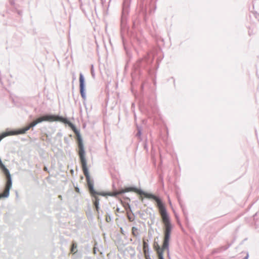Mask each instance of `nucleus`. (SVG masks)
<instances>
[{
  "label": "nucleus",
  "instance_id": "nucleus-30",
  "mask_svg": "<svg viewBox=\"0 0 259 259\" xmlns=\"http://www.w3.org/2000/svg\"><path fill=\"white\" fill-rule=\"evenodd\" d=\"M145 257L146 259H151L148 254V253H147V255H145Z\"/></svg>",
  "mask_w": 259,
  "mask_h": 259
},
{
  "label": "nucleus",
  "instance_id": "nucleus-1",
  "mask_svg": "<svg viewBox=\"0 0 259 259\" xmlns=\"http://www.w3.org/2000/svg\"><path fill=\"white\" fill-rule=\"evenodd\" d=\"M78 155L81 164L82 171L85 176L89 188L92 193H96L94 188V181L90 177L89 171L87 167V161L85 158V152L84 148L82 139L78 140Z\"/></svg>",
  "mask_w": 259,
  "mask_h": 259
},
{
  "label": "nucleus",
  "instance_id": "nucleus-11",
  "mask_svg": "<svg viewBox=\"0 0 259 259\" xmlns=\"http://www.w3.org/2000/svg\"><path fill=\"white\" fill-rule=\"evenodd\" d=\"M153 247L154 249L157 252V254L160 253V251L161 252H163V251L164 250H166V249H163V245L162 246V247H160V246L158 244V242L156 241H154V242Z\"/></svg>",
  "mask_w": 259,
  "mask_h": 259
},
{
  "label": "nucleus",
  "instance_id": "nucleus-22",
  "mask_svg": "<svg viewBox=\"0 0 259 259\" xmlns=\"http://www.w3.org/2000/svg\"><path fill=\"white\" fill-rule=\"evenodd\" d=\"M230 244H229L226 246H222L221 248H220L219 249L220 250H225L227 249L230 247Z\"/></svg>",
  "mask_w": 259,
  "mask_h": 259
},
{
  "label": "nucleus",
  "instance_id": "nucleus-4",
  "mask_svg": "<svg viewBox=\"0 0 259 259\" xmlns=\"http://www.w3.org/2000/svg\"><path fill=\"white\" fill-rule=\"evenodd\" d=\"M154 200L157 202L163 223L164 224L170 223L169 217L161 199L158 197L156 196Z\"/></svg>",
  "mask_w": 259,
  "mask_h": 259
},
{
  "label": "nucleus",
  "instance_id": "nucleus-12",
  "mask_svg": "<svg viewBox=\"0 0 259 259\" xmlns=\"http://www.w3.org/2000/svg\"><path fill=\"white\" fill-rule=\"evenodd\" d=\"M30 128V126H26L23 128H20L17 131H13L15 132V134L13 135H18V134H24L27 131H28Z\"/></svg>",
  "mask_w": 259,
  "mask_h": 259
},
{
  "label": "nucleus",
  "instance_id": "nucleus-32",
  "mask_svg": "<svg viewBox=\"0 0 259 259\" xmlns=\"http://www.w3.org/2000/svg\"><path fill=\"white\" fill-rule=\"evenodd\" d=\"M127 206H128V208H129V209L130 210V211H132L131 208V206L129 204H127Z\"/></svg>",
  "mask_w": 259,
  "mask_h": 259
},
{
  "label": "nucleus",
  "instance_id": "nucleus-24",
  "mask_svg": "<svg viewBox=\"0 0 259 259\" xmlns=\"http://www.w3.org/2000/svg\"><path fill=\"white\" fill-rule=\"evenodd\" d=\"M96 210L97 211V213H98V218L99 219H100L101 218V216H100L99 215V206H98V207H95Z\"/></svg>",
  "mask_w": 259,
  "mask_h": 259
},
{
  "label": "nucleus",
  "instance_id": "nucleus-20",
  "mask_svg": "<svg viewBox=\"0 0 259 259\" xmlns=\"http://www.w3.org/2000/svg\"><path fill=\"white\" fill-rule=\"evenodd\" d=\"M37 122L36 121H33L32 122H31L30 125H28L27 126H30V128L31 127H33L34 126H35L36 124H37Z\"/></svg>",
  "mask_w": 259,
  "mask_h": 259
},
{
  "label": "nucleus",
  "instance_id": "nucleus-9",
  "mask_svg": "<svg viewBox=\"0 0 259 259\" xmlns=\"http://www.w3.org/2000/svg\"><path fill=\"white\" fill-rule=\"evenodd\" d=\"M62 122L68 124L71 127V128L74 132L75 134L76 135L77 137V140L82 139L79 133V131L77 130L75 125L73 124L71 122H70L67 118L63 117V119L62 120Z\"/></svg>",
  "mask_w": 259,
  "mask_h": 259
},
{
  "label": "nucleus",
  "instance_id": "nucleus-19",
  "mask_svg": "<svg viewBox=\"0 0 259 259\" xmlns=\"http://www.w3.org/2000/svg\"><path fill=\"white\" fill-rule=\"evenodd\" d=\"M127 217L129 221L132 222L134 220V218L132 217V216L129 213V212H127Z\"/></svg>",
  "mask_w": 259,
  "mask_h": 259
},
{
  "label": "nucleus",
  "instance_id": "nucleus-7",
  "mask_svg": "<svg viewBox=\"0 0 259 259\" xmlns=\"http://www.w3.org/2000/svg\"><path fill=\"white\" fill-rule=\"evenodd\" d=\"M79 91L81 95V96L83 100H85L86 99V95H85V79L83 76V75L80 73L79 74Z\"/></svg>",
  "mask_w": 259,
  "mask_h": 259
},
{
  "label": "nucleus",
  "instance_id": "nucleus-33",
  "mask_svg": "<svg viewBox=\"0 0 259 259\" xmlns=\"http://www.w3.org/2000/svg\"><path fill=\"white\" fill-rule=\"evenodd\" d=\"M144 148L145 149H147V145L146 144H145V146H144Z\"/></svg>",
  "mask_w": 259,
  "mask_h": 259
},
{
  "label": "nucleus",
  "instance_id": "nucleus-8",
  "mask_svg": "<svg viewBox=\"0 0 259 259\" xmlns=\"http://www.w3.org/2000/svg\"><path fill=\"white\" fill-rule=\"evenodd\" d=\"M43 119L45 121H60L63 119V117L59 115H56L51 114H46L42 115Z\"/></svg>",
  "mask_w": 259,
  "mask_h": 259
},
{
  "label": "nucleus",
  "instance_id": "nucleus-5",
  "mask_svg": "<svg viewBox=\"0 0 259 259\" xmlns=\"http://www.w3.org/2000/svg\"><path fill=\"white\" fill-rule=\"evenodd\" d=\"M164 228V238L163 240V249H166L169 254V242L172 229L171 223L165 224Z\"/></svg>",
  "mask_w": 259,
  "mask_h": 259
},
{
  "label": "nucleus",
  "instance_id": "nucleus-3",
  "mask_svg": "<svg viewBox=\"0 0 259 259\" xmlns=\"http://www.w3.org/2000/svg\"><path fill=\"white\" fill-rule=\"evenodd\" d=\"M131 191H134L137 193L139 195H144L146 198L149 199H154L156 197V196L152 194L146 192L142 189H138L135 187H125L124 188H120L118 190L114 192V195L117 196Z\"/></svg>",
  "mask_w": 259,
  "mask_h": 259
},
{
  "label": "nucleus",
  "instance_id": "nucleus-23",
  "mask_svg": "<svg viewBox=\"0 0 259 259\" xmlns=\"http://www.w3.org/2000/svg\"><path fill=\"white\" fill-rule=\"evenodd\" d=\"M149 215H150V218L151 219V220L153 221V220H154L155 219V215H154V213H152L151 212H149Z\"/></svg>",
  "mask_w": 259,
  "mask_h": 259
},
{
  "label": "nucleus",
  "instance_id": "nucleus-31",
  "mask_svg": "<svg viewBox=\"0 0 259 259\" xmlns=\"http://www.w3.org/2000/svg\"><path fill=\"white\" fill-rule=\"evenodd\" d=\"M248 257H249V255L247 253V255H246V256H245L243 259H248Z\"/></svg>",
  "mask_w": 259,
  "mask_h": 259
},
{
  "label": "nucleus",
  "instance_id": "nucleus-38",
  "mask_svg": "<svg viewBox=\"0 0 259 259\" xmlns=\"http://www.w3.org/2000/svg\"><path fill=\"white\" fill-rule=\"evenodd\" d=\"M143 215H141V218H143Z\"/></svg>",
  "mask_w": 259,
  "mask_h": 259
},
{
  "label": "nucleus",
  "instance_id": "nucleus-13",
  "mask_svg": "<svg viewBox=\"0 0 259 259\" xmlns=\"http://www.w3.org/2000/svg\"><path fill=\"white\" fill-rule=\"evenodd\" d=\"M15 134L14 131H9L7 130L6 132H3L0 135V141L7 136L13 135Z\"/></svg>",
  "mask_w": 259,
  "mask_h": 259
},
{
  "label": "nucleus",
  "instance_id": "nucleus-10",
  "mask_svg": "<svg viewBox=\"0 0 259 259\" xmlns=\"http://www.w3.org/2000/svg\"><path fill=\"white\" fill-rule=\"evenodd\" d=\"M88 186L90 193L94 197V199L93 201V204H94V207H98V206H99V199L97 196H96V195H102V194L101 193L97 192L95 189H94V190L95 191L96 193H95L93 192L92 193V192H91L88 185Z\"/></svg>",
  "mask_w": 259,
  "mask_h": 259
},
{
  "label": "nucleus",
  "instance_id": "nucleus-34",
  "mask_svg": "<svg viewBox=\"0 0 259 259\" xmlns=\"http://www.w3.org/2000/svg\"><path fill=\"white\" fill-rule=\"evenodd\" d=\"M59 198H60V199H62V196L61 195H59Z\"/></svg>",
  "mask_w": 259,
  "mask_h": 259
},
{
  "label": "nucleus",
  "instance_id": "nucleus-14",
  "mask_svg": "<svg viewBox=\"0 0 259 259\" xmlns=\"http://www.w3.org/2000/svg\"><path fill=\"white\" fill-rule=\"evenodd\" d=\"M143 251L145 255H147V253L149 251V245L145 241L143 242Z\"/></svg>",
  "mask_w": 259,
  "mask_h": 259
},
{
  "label": "nucleus",
  "instance_id": "nucleus-18",
  "mask_svg": "<svg viewBox=\"0 0 259 259\" xmlns=\"http://www.w3.org/2000/svg\"><path fill=\"white\" fill-rule=\"evenodd\" d=\"M77 248V244L75 243H73L72 244L71 248V252H73L74 250Z\"/></svg>",
  "mask_w": 259,
  "mask_h": 259
},
{
  "label": "nucleus",
  "instance_id": "nucleus-6",
  "mask_svg": "<svg viewBox=\"0 0 259 259\" xmlns=\"http://www.w3.org/2000/svg\"><path fill=\"white\" fill-rule=\"evenodd\" d=\"M153 58H151L150 56V55H147V56H145L143 59L141 60H139L136 66L135 67L136 68H145L147 65L150 64L152 63L153 61Z\"/></svg>",
  "mask_w": 259,
  "mask_h": 259
},
{
  "label": "nucleus",
  "instance_id": "nucleus-27",
  "mask_svg": "<svg viewBox=\"0 0 259 259\" xmlns=\"http://www.w3.org/2000/svg\"><path fill=\"white\" fill-rule=\"evenodd\" d=\"M141 135V131L140 130L138 129V132L137 134V136L140 137Z\"/></svg>",
  "mask_w": 259,
  "mask_h": 259
},
{
  "label": "nucleus",
  "instance_id": "nucleus-29",
  "mask_svg": "<svg viewBox=\"0 0 259 259\" xmlns=\"http://www.w3.org/2000/svg\"><path fill=\"white\" fill-rule=\"evenodd\" d=\"M116 211L118 212H123V211H120V208L118 207L116 208Z\"/></svg>",
  "mask_w": 259,
  "mask_h": 259
},
{
  "label": "nucleus",
  "instance_id": "nucleus-25",
  "mask_svg": "<svg viewBox=\"0 0 259 259\" xmlns=\"http://www.w3.org/2000/svg\"><path fill=\"white\" fill-rule=\"evenodd\" d=\"M158 256V259H164L163 257V252H161L160 251V253L157 254Z\"/></svg>",
  "mask_w": 259,
  "mask_h": 259
},
{
  "label": "nucleus",
  "instance_id": "nucleus-16",
  "mask_svg": "<svg viewBox=\"0 0 259 259\" xmlns=\"http://www.w3.org/2000/svg\"><path fill=\"white\" fill-rule=\"evenodd\" d=\"M106 221L107 222H109L111 221V217L109 213L107 212L106 215Z\"/></svg>",
  "mask_w": 259,
  "mask_h": 259
},
{
  "label": "nucleus",
  "instance_id": "nucleus-35",
  "mask_svg": "<svg viewBox=\"0 0 259 259\" xmlns=\"http://www.w3.org/2000/svg\"><path fill=\"white\" fill-rule=\"evenodd\" d=\"M45 170H47V168L46 167H45Z\"/></svg>",
  "mask_w": 259,
  "mask_h": 259
},
{
  "label": "nucleus",
  "instance_id": "nucleus-28",
  "mask_svg": "<svg viewBox=\"0 0 259 259\" xmlns=\"http://www.w3.org/2000/svg\"><path fill=\"white\" fill-rule=\"evenodd\" d=\"M120 232H121V233L122 234H123V235H125L124 231L123 229H122V228H120Z\"/></svg>",
  "mask_w": 259,
  "mask_h": 259
},
{
  "label": "nucleus",
  "instance_id": "nucleus-37",
  "mask_svg": "<svg viewBox=\"0 0 259 259\" xmlns=\"http://www.w3.org/2000/svg\"><path fill=\"white\" fill-rule=\"evenodd\" d=\"M143 215H141V218H143Z\"/></svg>",
  "mask_w": 259,
  "mask_h": 259
},
{
  "label": "nucleus",
  "instance_id": "nucleus-21",
  "mask_svg": "<svg viewBox=\"0 0 259 259\" xmlns=\"http://www.w3.org/2000/svg\"><path fill=\"white\" fill-rule=\"evenodd\" d=\"M91 74H92V76L93 78H95V72H94V66H93V65H92L91 66Z\"/></svg>",
  "mask_w": 259,
  "mask_h": 259
},
{
  "label": "nucleus",
  "instance_id": "nucleus-26",
  "mask_svg": "<svg viewBox=\"0 0 259 259\" xmlns=\"http://www.w3.org/2000/svg\"><path fill=\"white\" fill-rule=\"evenodd\" d=\"M79 2H80V6H82V4H83V3H89V0H79Z\"/></svg>",
  "mask_w": 259,
  "mask_h": 259
},
{
  "label": "nucleus",
  "instance_id": "nucleus-2",
  "mask_svg": "<svg viewBox=\"0 0 259 259\" xmlns=\"http://www.w3.org/2000/svg\"><path fill=\"white\" fill-rule=\"evenodd\" d=\"M131 0H123L122 10L121 17V36L123 43L124 44L125 35L128 34V28L126 26L127 18L129 12Z\"/></svg>",
  "mask_w": 259,
  "mask_h": 259
},
{
  "label": "nucleus",
  "instance_id": "nucleus-36",
  "mask_svg": "<svg viewBox=\"0 0 259 259\" xmlns=\"http://www.w3.org/2000/svg\"><path fill=\"white\" fill-rule=\"evenodd\" d=\"M126 199H127V200H130V199L128 197H126Z\"/></svg>",
  "mask_w": 259,
  "mask_h": 259
},
{
  "label": "nucleus",
  "instance_id": "nucleus-15",
  "mask_svg": "<svg viewBox=\"0 0 259 259\" xmlns=\"http://www.w3.org/2000/svg\"><path fill=\"white\" fill-rule=\"evenodd\" d=\"M138 228L136 227H133L132 229V235L135 237H137L139 236V233L138 232Z\"/></svg>",
  "mask_w": 259,
  "mask_h": 259
},
{
  "label": "nucleus",
  "instance_id": "nucleus-17",
  "mask_svg": "<svg viewBox=\"0 0 259 259\" xmlns=\"http://www.w3.org/2000/svg\"><path fill=\"white\" fill-rule=\"evenodd\" d=\"M35 121H37V123H41L43 121H45L44 119H43L42 116L37 118Z\"/></svg>",
  "mask_w": 259,
  "mask_h": 259
}]
</instances>
